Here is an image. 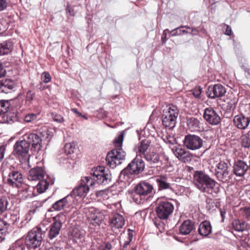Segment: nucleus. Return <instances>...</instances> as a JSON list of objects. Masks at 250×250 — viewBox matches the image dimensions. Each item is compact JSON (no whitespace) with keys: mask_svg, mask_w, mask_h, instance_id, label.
I'll return each instance as SVG.
<instances>
[{"mask_svg":"<svg viewBox=\"0 0 250 250\" xmlns=\"http://www.w3.org/2000/svg\"><path fill=\"white\" fill-rule=\"evenodd\" d=\"M8 5L7 1H0V11L4 10Z\"/></svg>","mask_w":250,"mask_h":250,"instance_id":"nucleus-58","label":"nucleus"},{"mask_svg":"<svg viewBox=\"0 0 250 250\" xmlns=\"http://www.w3.org/2000/svg\"><path fill=\"white\" fill-rule=\"evenodd\" d=\"M172 150L175 156L181 162L187 163L190 161L191 153L180 146H174Z\"/></svg>","mask_w":250,"mask_h":250,"instance_id":"nucleus-17","label":"nucleus"},{"mask_svg":"<svg viewBox=\"0 0 250 250\" xmlns=\"http://www.w3.org/2000/svg\"><path fill=\"white\" fill-rule=\"evenodd\" d=\"M13 44L10 41H5L0 43V55L9 54L13 49Z\"/></svg>","mask_w":250,"mask_h":250,"instance_id":"nucleus-30","label":"nucleus"},{"mask_svg":"<svg viewBox=\"0 0 250 250\" xmlns=\"http://www.w3.org/2000/svg\"><path fill=\"white\" fill-rule=\"evenodd\" d=\"M169 31H170L168 29H166L164 30L161 37V40L163 43H166V42L167 41L168 39L167 38V33L168 32L169 33Z\"/></svg>","mask_w":250,"mask_h":250,"instance_id":"nucleus-56","label":"nucleus"},{"mask_svg":"<svg viewBox=\"0 0 250 250\" xmlns=\"http://www.w3.org/2000/svg\"><path fill=\"white\" fill-rule=\"evenodd\" d=\"M125 220L123 215L118 213H114L109 218V224L111 227L120 229L125 225Z\"/></svg>","mask_w":250,"mask_h":250,"instance_id":"nucleus-25","label":"nucleus"},{"mask_svg":"<svg viewBox=\"0 0 250 250\" xmlns=\"http://www.w3.org/2000/svg\"><path fill=\"white\" fill-rule=\"evenodd\" d=\"M84 186L88 187L89 190L90 188H92L94 186L96 183L95 181L94 180L93 177L91 176H84L80 180Z\"/></svg>","mask_w":250,"mask_h":250,"instance_id":"nucleus-37","label":"nucleus"},{"mask_svg":"<svg viewBox=\"0 0 250 250\" xmlns=\"http://www.w3.org/2000/svg\"><path fill=\"white\" fill-rule=\"evenodd\" d=\"M156 182L158 186V191L166 189L174 191L172 185L168 182V179L166 175H162L157 176L156 177Z\"/></svg>","mask_w":250,"mask_h":250,"instance_id":"nucleus-24","label":"nucleus"},{"mask_svg":"<svg viewBox=\"0 0 250 250\" xmlns=\"http://www.w3.org/2000/svg\"><path fill=\"white\" fill-rule=\"evenodd\" d=\"M186 28L187 29H190V27L188 26H181L169 31L170 36L175 37L181 36L184 34H188V31L184 29H182V28Z\"/></svg>","mask_w":250,"mask_h":250,"instance_id":"nucleus-35","label":"nucleus"},{"mask_svg":"<svg viewBox=\"0 0 250 250\" xmlns=\"http://www.w3.org/2000/svg\"><path fill=\"white\" fill-rule=\"evenodd\" d=\"M190 29L191 30V32H188V33L192 36L196 35L199 33V31L196 28H191L190 27Z\"/></svg>","mask_w":250,"mask_h":250,"instance_id":"nucleus-61","label":"nucleus"},{"mask_svg":"<svg viewBox=\"0 0 250 250\" xmlns=\"http://www.w3.org/2000/svg\"><path fill=\"white\" fill-rule=\"evenodd\" d=\"M8 201L7 197L2 196L0 198V214L2 213L7 209Z\"/></svg>","mask_w":250,"mask_h":250,"instance_id":"nucleus-41","label":"nucleus"},{"mask_svg":"<svg viewBox=\"0 0 250 250\" xmlns=\"http://www.w3.org/2000/svg\"><path fill=\"white\" fill-rule=\"evenodd\" d=\"M223 30L225 35L230 36L232 34V30L231 27L227 24H225L223 27Z\"/></svg>","mask_w":250,"mask_h":250,"instance_id":"nucleus-54","label":"nucleus"},{"mask_svg":"<svg viewBox=\"0 0 250 250\" xmlns=\"http://www.w3.org/2000/svg\"><path fill=\"white\" fill-rule=\"evenodd\" d=\"M135 194L133 197V200L137 204L142 203V198L153 197L156 193L153 186L146 181H142L138 184L134 188Z\"/></svg>","mask_w":250,"mask_h":250,"instance_id":"nucleus-2","label":"nucleus"},{"mask_svg":"<svg viewBox=\"0 0 250 250\" xmlns=\"http://www.w3.org/2000/svg\"><path fill=\"white\" fill-rule=\"evenodd\" d=\"M89 188L88 187L84 186V185L80 181L79 186L73 189L72 192L69 194L71 195L72 197L75 198V203L76 202V197L77 196H83L88 192Z\"/></svg>","mask_w":250,"mask_h":250,"instance_id":"nucleus-27","label":"nucleus"},{"mask_svg":"<svg viewBox=\"0 0 250 250\" xmlns=\"http://www.w3.org/2000/svg\"><path fill=\"white\" fill-rule=\"evenodd\" d=\"M241 214L244 218L250 220V207H245L240 209Z\"/></svg>","mask_w":250,"mask_h":250,"instance_id":"nucleus-46","label":"nucleus"},{"mask_svg":"<svg viewBox=\"0 0 250 250\" xmlns=\"http://www.w3.org/2000/svg\"><path fill=\"white\" fill-rule=\"evenodd\" d=\"M144 162L141 159H134L120 173V177L125 180L129 177V175H138L142 172L145 168Z\"/></svg>","mask_w":250,"mask_h":250,"instance_id":"nucleus-6","label":"nucleus"},{"mask_svg":"<svg viewBox=\"0 0 250 250\" xmlns=\"http://www.w3.org/2000/svg\"><path fill=\"white\" fill-rule=\"evenodd\" d=\"M86 217L89 223L94 226H100L104 219V215L94 208L87 212Z\"/></svg>","mask_w":250,"mask_h":250,"instance_id":"nucleus-19","label":"nucleus"},{"mask_svg":"<svg viewBox=\"0 0 250 250\" xmlns=\"http://www.w3.org/2000/svg\"><path fill=\"white\" fill-rule=\"evenodd\" d=\"M35 97V93L29 90L26 93V103L30 104H31L33 100H34V98Z\"/></svg>","mask_w":250,"mask_h":250,"instance_id":"nucleus-48","label":"nucleus"},{"mask_svg":"<svg viewBox=\"0 0 250 250\" xmlns=\"http://www.w3.org/2000/svg\"><path fill=\"white\" fill-rule=\"evenodd\" d=\"M40 180L36 187L37 192L39 193L44 192L48 188L49 185H53L54 183V178L52 176L46 175L45 178Z\"/></svg>","mask_w":250,"mask_h":250,"instance_id":"nucleus-22","label":"nucleus"},{"mask_svg":"<svg viewBox=\"0 0 250 250\" xmlns=\"http://www.w3.org/2000/svg\"><path fill=\"white\" fill-rule=\"evenodd\" d=\"M6 73V70L4 68L2 63L0 62V78L5 76Z\"/></svg>","mask_w":250,"mask_h":250,"instance_id":"nucleus-57","label":"nucleus"},{"mask_svg":"<svg viewBox=\"0 0 250 250\" xmlns=\"http://www.w3.org/2000/svg\"><path fill=\"white\" fill-rule=\"evenodd\" d=\"M220 215H221V218H222L221 222H224V219H225V217H226V211L225 209H224V208H220Z\"/></svg>","mask_w":250,"mask_h":250,"instance_id":"nucleus-59","label":"nucleus"},{"mask_svg":"<svg viewBox=\"0 0 250 250\" xmlns=\"http://www.w3.org/2000/svg\"><path fill=\"white\" fill-rule=\"evenodd\" d=\"M215 176L217 179L222 182H229L232 178V174L228 164L224 161H220L216 166Z\"/></svg>","mask_w":250,"mask_h":250,"instance_id":"nucleus-9","label":"nucleus"},{"mask_svg":"<svg viewBox=\"0 0 250 250\" xmlns=\"http://www.w3.org/2000/svg\"><path fill=\"white\" fill-rule=\"evenodd\" d=\"M35 188L31 186H26L23 188L24 192H27V194L25 195V199L30 198L37 195V193L34 192Z\"/></svg>","mask_w":250,"mask_h":250,"instance_id":"nucleus-43","label":"nucleus"},{"mask_svg":"<svg viewBox=\"0 0 250 250\" xmlns=\"http://www.w3.org/2000/svg\"><path fill=\"white\" fill-rule=\"evenodd\" d=\"M30 146L29 144L23 139L17 141L13 146L12 154L20 161L24 162L27 161L30 157L29 153Z\"/></svg>","mask_w":250,"mask_h":250,"instance_id":"nucleus-7","label":"nucleus"},{"mask_svg":"<svg viewBox=\"0 0 250 250\" xmlns=\"http://www.w3.org/2000/svg\"><path fill=\"white\" fill-rule=\"evenodd\" d=\"M237 103V100L235 99H230L227 105V110L229 111H233L236 107V104Z\"/></svg>","mask_w":250,"mask_h":250,"instance_id":"nucleus-47","label":"nucleus"},{"mask_svg":"<svg viewBox=\"0 0 250 250\" xmlns=\"http://www.w3.org/2000/svg\"><path fill=\"white\" fill-rule=\"evenodd\" d=\"M199 233L203 236H207L212 232V227L208 221H204L201 223L198 228Z\"/></svg>","mask_w":250,"mask_h":250,"instance_id":"nucleus-28","label":"nucleus"},{"mask_svg":"<svg viewBox=\"0 0 250 250\" xmlns=\"http://www.w3.org/2000/svg\"><path fill=\"white\" fill-rule=\"evenodd\" d=\"M201 92H202L201 88L200 87H197L196 89H195L194 90V91L192 92V94L195 98L199 99L200 98Z\"/></svg>","mask_w":250,"mask_h":250,"instance_id":"nucleus-55","label":"nucleus"},{"mask_svg":"<svg viewBox=\"0 0 250 250\" xmlns=\"http://www.w3.org/2000/svg\"><path fill=\"white\" fill-rule=\"evenodd\" d=\"M249 169V165L244 160L237 159L234 161L233 172L237 177H243Z\"/></svg>","mask_w":250,"mask_h":250,"instance_id":"nucleus-18","label":"nucleus"},{"mask_svg":"<svg viewBox=\"0 0 250 250\" xmlns=\"http://www.w3.org/2000/svg\"><path fill=\"white\" fill-rule=\"evenodd\" d=\"M126 153L122 148H115L108 152L106 157V162L111 168H115L121 165L125 158Z\"/></svg>","mask_w":250,"mask_h":250,"instance_id":"nucleus-8","label":"nucleus"},{"mask_svg":"<svg viewBox=\"0 0 250 250\" xmlns=\"http://www.w3.org/2000/svg\"><path fill=\"white\" fill-rule=\"evenodd\" d=\"M75 149L76 145L74 143L66 144L64 147V152L67 155L73 153Z\"/></svg>","mask_w":250,"mask_h":250,"instance_id":"nucleus-44","label":"nucleus"},{"mask_svg":"<svg viewBox=\"0 0 250 250\" xmlns=\"http://www.w3.org/2000/svg\"><path fill=\"white\" fill-rule=\"evenodd\" d=\"M163 140L166 143L170 144H174L176 142L174 137L170 135H166L164 136Z\"/></svg>","mask_w":250,"mask_h":250,"instance_id":"nucleus-52","label":"nucleus"},{"mask_svg":"<svg viewBox=\"0 0 250 250\" xmlns=\"http://www.w3.org/2000/svg\"><path fill=\"white\" fill-rule=\"evenodd\" d=\"M193 228L194 223L190 220H187L180 226L179 232L182 235H188L190 233Z\"/></svg>","mask_w":250,"mask_h":250,"instance_id":"nucleus-29","label":"nucleus"},{"mask_svg":"<svg viewBox=\"0 0 250 250\" xmlns=\"http://www.w3.org/2000/svg\"><path fill=\"white\" fill-rule=\"evenodd\" d=\"M65 216L63 214H60L55 218V221L50 225L48 232V237L52 240L60 233L63 222L65 220Z\"/></svg>","mask_w":250,"mask_h":250,"instance_id":"nucleus-12","label":"nucleus"},{"mask_svg":"<svg viewBox=\"0 0 250 250\" xmlns=\"http://www.w3.org/2000/svg\"><path fill=\"white\" fill-rule=\"evenodd\" d=\"M23 182L22 175L17 170H12L8 174L7 184L13 187L19 188Z\"/></svg>","mask_w":250,"mask_h":250,"instance_id":"nucleus-20","label":"nucleus"},{"mask_svg":"<svg viewBox=\"0 0 250 250\" xmlns=\"http://www.w3.org/2000/svg\"><path fill=\"white\" fill-rule=\"evenodd\" d=\"M37 116L36 114L29 113L24 116V120L26 123H31L37 119Z\"/></svg>","mask_w":250,"mask_h":250,"instance_id":"nucleus-49","label":"nucleus"},{"mask_svg":"<svg viewBox=\"0 0 250 250\" xmlns=\"http://www.w3.org/2000/svg\"><path fill=\"white\" fill-rule=\"evenodd\" d=\"M5 148L3 146H0V161L4 158Z\"/></svg>","mask_w":250,"mask_h":250,"instance_id":"nucleus-60","label":"nucleus"},{"mask_svg":"<svg viewBox=\"0 0 250 250\" xmlns=\"http://www.w3.org/2000/svg\"><path fill=\"white\" fill-rule=\"evenodd\" d=\"M240 143L242 147L247 148H250V137L248 133L243 134L240 138Z\"/></svg>","mask_w":250,"mask_h":250,"instance_id":"nucleus-38","label":"nucleus"},{"mask_svg":"<svg viewBox=\"0 0 250 250\" xmlns=\"http://www.w3.org/2000/svg\"><path fill=\"white\" fill-rule=\"evenodd\" d=\"M66 10V12L69 13L70 16H74V12L73 11V10L71 7H70V5H67V8Z\"/></svg>","mask_w":250,"mask_h":250,"instance_id":"nucleus-62","label":"nucleus"},{"mask_svg":"<svg viewBox=\"0 0 250 250\" xmlns=\"http://www.w3.org/2000/svg\"><path fill=\"white\" fill-rule=\"evenodd\" d=\"M47 250H64L62 247L53 246L49 248Z\"/></svg>","mask_w":250,"mask_h":250,"instance_id":"nucleus-64","label":"nucleus"},{"mask_svg":"<svg viewBox=\"0 0 250 250\" xmlns=\"http://www.w3.org/2000/svg\"><path fill=\"white\" fill-rule=\"evenodd\" d=\"M14 88V82L6 79L0 81V93H11Z\"/></svg>","mask_w":250,"mask_h":250,"instance_id":"nucleus-26","label":"nucleus"},{"mask_svg":"<svg viewBox=\"0 0 250 250\" xmlns=\"http://www.w3.org/2000/svg\"><path fill=\"white\" fill-rule=\"evenodd\" d=\"M203 118L208 124L211 125H216L221 123V117L219 113L211 107L204 109Z\"/></svg>","mask_w":250,"mask_h":250,"instance_id":"nucleus-13","label":"nucleus"},{"mask_svg":"<svg viewBox=\"0 0 250 250\" xmlns=\"http://www.w3.org/2000/svg\"><path fill=\"white\" fill-rule=\"evenodd\" d=\"M71 235L74 238V240L77 242L78 239L83 237V232L78 229L75 228L73 229L71 232Z\"/></svg>","mask_w":250,"mask_h":250,"instance_id":"nucleus-45","label":"nucleus"},{"mask_svg":"<svg viewBox=\"0 0 250 250\" xmlns=\"http://www.w3.org/2000/svg\"><path fill=\"white\" fill-rule=\"evenodd\" d=\"M226 92L225 87L221 84L209 85L207 92V96L211 99L223 97Z\"/></svg>","mask_w":250,"mask_h":250,"instance_id":"nucleus-15","label":"nucleus"},{"mask_svg":"<svg viewBox=\"0 0 250 250\" xmlns=\"http://www.w3.org/2000/svg\"><path fill=\"white\" fill-rule=\"evenodd\" d=\"M90 175L93 177L96 184L105 186L111 180V174L110 170L104 167L98 166L94 167L90 172Z\"/></svg>","mask_w":250,"mask_h":250,"instance_id":"nucleus-5","label":"nucleus"},{"mask_svg":"<svg viewBox=\"0 0 250 250\" xmlns=\"http://www.w3.org/2000/svg\"><path fill=\"white\" fill-rule=\"evenodd\" d=\"M11 248L15 250H25V243L23 240L19 239L12 244Z\"/></svg>","mask_w":250,"mask_h":250,"instance_id":"nucleus-39","label":"nucleus"},{"mask_svg":"<svg viewBox=\"0 0 250 250\" xmlns=\"http://www.w3.org/2000/svg\"><path fill=\"white\" fill-rule=\"evenodd\" d=\"M46 175L45 172L42 167H36L31 169L28 175V179L30 181L40 180Z\"/></svg>","mask_w":250,"mask_h":250,"instance_id":"nucleus-23","label":"nucleus"},{"mask_svg":"<svg viewBox=\"0 0 250 250\" xmlns=\"http://www.w3.org/2000/svg\"><path fill=\"white\" fill-rule=\"evenodd\" d=\"M151 142L149 139L143 140L139 146V153L141 157H143L147 152V150L150 146Z\"/></svg>","mask_w":250,"mask_h":250,"instance_id":"nucleus-34","label":"nucleus"},{"mask_svg":"<svg viewBox=\"0 0 250 250\" xmlns=\"http://www.w3.org/2000/svg\"><path fill=\"white\" fill-rule=\"evenodd\" d=\"M179 114V110L176 105L173 104L167 105L163 112L162 116L163 125L166 128H173L176 125Z\"/></svg>","mask_w":250,"mask_h":250,"instance_id":"nucleus-3","label":"nucleus"},{"mask_svg":"<svg viewBox=\"0 0 250 250\" xmlns=\"http://www.w3.org/2000/svg\"><path fill=\"white\" fill-rule=\"evenodd\" d=\"M174 210L173 204L168 201H161L158 203L156 212L158 218L167 219L172 213Z\"/></svg>","mask_w":250,"mask_h":250,"instance_id":"nucleus-10","label":"nucleus"},{"mask_svg":"<svg viewBox=\"0 0 250 250\" xmlns=\"http://www.w3.org/2000/svg\"><path fill=\"white\" fill-rule=\"evenodd\" d=\"M247 226V224L242 220H234L232 223V228L238 232H243L246 230Z\"/></svg>","mask_w":250,"mask_h":250,"instance_id":"nucleus-32","label":"nucleus"},{"mask_svg":"<svg viewBox=\"0 0 250 250\" xmlns=\"http://www.w3.org/2000/svg\"><path fill=\"white\" fill-rule=\"evenodd\" d=\"M187 124L189 128L192 130L199 131L200 129V122L198 119L195 117L188 118Z\"/></svg>","mask_w":250,"mask_h":250,"instance_id":"nucleus-31","label":"nucleus"},{"mask_svg":"<svg viewBox=\"0 0 250 250\" xmlns=\"http://www.w3.org/2000/svg\"><path fill=\"white\" fill-rule=\"evenodd\" d=\"M43 235V231L40 227L33 228L28 232L24 242L28 250H35L39 248L42 242Z\"/></svg>","mask_w":250,"mask_h":250,"instance_id":"nucleus-4","label":"nucleus"},{"mask_svg":"<svg viewBox=\"0 0 250 250\" xmlns=\"http://www.w3.org/2000/svg\"><path fill=\"white\" fill-rule=\"evenodd\" d=\"M233 122L237 128L244 130L249 126L250 119L244 114H240L234 116Z\"/></svg>","mask_w":250,"mask_h":250,"instance_id":"nucleus-21","label":"nucleus"},{"mask_svg":"<svg viewBox=\"0 0 250 250\" xmlns=\"http://www.w3.org/2000/svg\"><path fill=\"white\" fill-rule=\"evenodd\" d=\"M183 143L184 146L187 149L191 150H196L202 147L203 141L199 136L188 134L185 136Z\"/></svg>","mask_w":250,"mask_h":250,"instance_id":"nucleus-11","label":"nucleus"},{"mask_svg":"<svg viewBox=\"0 0 250 250\" xmlns=\"http://www.w3.org/2000/svg\"><path fill=\"white\" fill-rule=\"evenodd\" d=\"M23 140L29 144V146L36 151H39L42 147V139L41 137L36 133H28L23 135Z\"/></svg>","mask_w":250,"mask_h":250,"instance_id":"nucleus-14","label":"nucleus"},{"mask_svg":"<svg viewBox=\"0 0 250 250\" xmlns=\"http://www.w3.org/2000/svg\"><path fill=\"white\" fill-rule=\"evenodd\" d=\"M52 117L54 121L59 123H62L64 121V119L62 116L57 113H52Z\"/></svg>","mask_w":250,"mask_h":250,"instance_id":"nucleus-53","label":"nucleus"},{"mask_svg":"<svg viewBox=\"0 0 250 250\" xmlns=\"http://www.w3.org/2000/svg\"><path fill=\"white\" fill-rule=\"evenodd\" d=\"M42 80L45 83H48L51 80L50 75L48 72H44L41 75Z\"/></svg>","mask_w":250,"mask_h":250,"instance_id":"nucleus-51","label":"nucleus"},{"mask_svg":"<svg viewBox=\"0 0 250 250\" xmlns=\"http://www.w3.org/2000/svg\"><path fill=\"white\" fill-rule=\"evenodd\" d=\"M9 225L2 220H0V242L4 239L5 236L8 232Z\"/></svg>","mask_w":250,"mask_h":250,"instance_id":"nucleus-36","label":"nucleus"},{"mask_svg":"<svg viewBox=\"0 0 250 250\" xmlns=\"http://www.w3.org/2000/svg\"><path fill=\"white\" fill-rule=\"evenodd\" d=\"M124 134H121L115 139L114 144L116 148H122L123 142Z\"/></svg>","mask_w":250,"mask_h":250,"instance_id":"nucleus-50","label":"nucleus"},{"mask_svg":"<svg viewBox=\"0 0 250 250\" xmlns=\"http://www.w3.org/2000/svg\"><path fill=\"white\" fill-rule=\"evenodd\" d=\"M74 204H75V198L71 195L68 194L54 203L52 205V208L56 210H61L64 208H69Z\"/></svg>","mask_w":250,"mask_h":250,"instance_id":"nucleus-16","label":"nucleus"},{"mask_svg":"<svg viewBox=\"0 0 250 250\" xmlns=\"http://www.w3.org/2000/svg\"><path fill=\"white\" fill-rule=\"evenodd\" d=\"M112 249L111 244L109 243H106L103 250H110Z\"/></svg>","mask_w":250,"mask_h":250,"instance_id":"nucleus-63","label":"nucleus"},{"mask_svg":"<svg viewBox=\"0 0 250 250\" xmlns=\"http://www.w3.org/2000/svg\"><path fill=\"white\" fill-rule=\"evenodd\" d=\"M193 183L202 192L213 194L219 191V188L216 187L217 183L204 171L197 170L194 172Z\"/></svg>","mask_w":250,"mask_h":250,"instance_id":"nucleus-1","label":"nucleus"},{"mask_svg":"<svg viewBox=\"0 0 250 250\" xmlns=\"http://www.w3.org/2000/svg\"><path fill=\"white\" fill-rule=\"evenodd\" d=\"M43 202L40 201H34L32 202L31 205V209L29 211V213L34 214L37 210H38L43 205Z\"/></svg>","mask_w":250,"mask_h":250,"instance_id":"nucleus-40","label":"nucleus"},{"mask_svg":"<svg viewBox=\"0 0 250 250\" xmlns=\"http://www.w3.org/2000/svg\"><path fill=\"white\" fill-rule=\"evenodd\" d=\"M142 157L144 158L149 163V164L158 163L160 160L159 154L154 152L149 151Z\"/></svg>","mask_w":250,"mask_h":250,"instance_id":"nucleus-33","label":"nucleus"},{"mask_svg":"<svg viewBox=\"0 0 250 250\" xmlns=\"http://www.w3.org/2000/svg\"><path fill=\"white\" fill-rule=\"evenodd\" d=\"M10 107L8 101L0 100V115L6 113Z\"/></svg>","mask_w":250,"mask_h":250,"instance_id":"nucleus-42","label":"nucleus"}]
</instances>
